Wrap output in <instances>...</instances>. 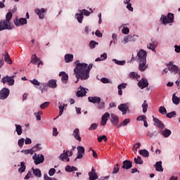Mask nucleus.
<instances>
[{"mask_svg":"<svg viewBox=\"0 0 180 180\" xmlns=\"http://www.w3.org/2000/svg\"><path fill=\"white\" fill-rule=\"evenodd\" d=\"M168 68L169 71H170V72H174V75L178 74L179 71V68L176 65L168 66Z\"/></svg>","mask_w":180,"mask_h":180,"instance_id":"nucleus-26","label":"nucleus"},{"mask_svg":"<svg viewBox=\"0 0 180 180\" xmlns=\"http://www.w3.org/2000/svg\"><path fill=\"white\" fill-rule=\"evenodd\" d=\"M134 161L135 164H139V165H143V164L144 162L143 161V159H141V157H140V156H137V158H134Z\"/></svg>","mask_w":180,"mask_h":180,"instance_id":"nucleus-32","label":"nucleus"},{"mask_svg":"<svg viewBox=\"0 0 180 180\" xmlns=\"http://www.w3.org/2000/svg\"><path fill=\"white\" fill-rule=\"evenodd\" d=\"M65 63H72L74 61V55L71 53H68L65 55Z\"/></svg>","mask_w":180,"mask_h":180,"instance_id":"nucleus-25","label":"nucleus"},{"mask_svg":"<svg viewBox=\"0 0 180 180\" xmlns=\"http://www.w3.org/2000/svg\"><path fill=\"white\" fill-rule=\"evenodd\" d=\"M153 117V122L155 123V126H158V127H160L162 130V129L165 127V126L164 125V123H162V122L158 118L155 117L154 116Z\"/></svg>","mask_w":180,"mask_h":180,"instance_id":"nucleus-15","label":"nucleus"},{"mask_svg":"<svg viewBox=\"0 0 180 180\" xmlns=\"http://www.w3.org/2000/svg\"><path fill=\"white\" fill-rule=\"evenodd\" d=\"M4 56V60L6 63L8 64H12V59H11V57H9V54H8V51H6L4 54H3Z\"/></svg>","mask_w":180,"mask_h":180,"instance_id":"nucleus-29","label":"nucleus"},{"mask_svg":"<svg viewBox=\"0 0 180 180\" xmlns=\"http://www.w3.org/2000/svg\"><path fill=\"white\" fill-rule=\"evenodd\" d=\"M9 94H11V91L9 89L4 87L0 91V99L4 100L9 96Z\"/></svg>","mask_w":180,"mask_h":180,"instance_id":"nucleus-4","label":"nucleus"},{"mask_svg":"<svg viewBox=\"0 0 180 180\" xmlns=\"http://www.w3.org/2000/svg\"><path fill=\"white\" fill-rule=\"evenodd\" d=\"M103 140V141L106 142L108 141V137H106L105 135H103L102 136H98V143H102V141Z\"/></svg>","mask_w":180,"mask_h":180,"instance_id":"nucleus-45","label":"nucleus"},{"mask_svg":"<svg viewBox=\"0 0 180 180\" xmlns=\"http://www.w3.org/2000/svg\"><path fill=\"white\" fill-rule=\"evenodd\" d=\"M75 18L77 19L79 23H82V20L84 19V15L82 13H77Z\"/></svg>","mask_w":180,"mask_h":180,"instance_id":"nucleus-36","label":"nucleus"},{"mask_svg":"<svg viewBox=\"0 0 180 180\" xmlns=\"http://www.w3.org/2000/svg\"><path fill=\"white\" fill-rule=\"evenodd\" d=\"M30 82H31V84H32L33 85H36L37 86H40V85H41L39 82H38V80L36 79L30 80Z\"/></svg>","mask_w":180,"mask_h":180,"instance_id":"nucleus-51","label":"nucleus"},{"mask_svg":"<svg viewBox=\"0 0 180 180\" xmlns=\"http://www.w3.org/2000/svg\"><path fill=\"white\" fill-rule=\"evenodd\" d=\"M89 180H96L98 176L96 174L89 173Z\"/></svg>","mask_w":180,"mask_h":180,"instance_id":"nucleus-42","label":"nucleus"},{"mask_svg":"<svg viewBox=\"0 0 180 180\" xmlns=\"http://www.w3.org/2000/svg\"><path fill=\"white\" fill-rule=\"evenodd\" d=\"M172 102L174 105H179L180 103V98L178 96H176L175 94L172 96Z\"/></svg>","mask_w":180,"mask_h":180,"instance_id":"nucleus-33","label":"nucleus"},{"mask_svg":"<svg viewBox=\"0 0 180 180\" xmlns=\"http://www.w3.org/2000/svg\"><path fill=\"white\" fill-rule=\"evenodd\" d=\"M33 174L35 175V176H37V178H40L41 176V171H40L39 169H33Z\"/></svg>","mask_w":180,"mask_h":180,"instance_id":"nucleus-34","label":"nucleus"},{"mask_svg":"<svg viewBox=\"0 0 180 180\" xmlns=\"http://www.w3.org/2000/svg\"><path fill=\"white\" fill-rule=\"evenodd\" d=\"M59 160H61V161H67L68 162H70V158H68V152L60 154V155L58 157Z\"/></svg>","mask_w":180,"mask_h":180,"instance_id":"nucleus-21","label":"nucleus"},{"mask_svg":"<svg viewBox=\"0 0 180 180\" xmlns=\"http://www.w3.org/2000/svg\"><path fill=\"white\" fill-rule=\"evenodd\" d=\"M33 160H34V164L36 165H39V164H41V162H44V155H38L36 156V154L34 156L32 157Z\"/></svg>","mask_w":180,"mask_h":180,"instance_id":"nucleus-8","label":"nucleus"},{"mask_svg":"<svg viewBox=\"0 0 180 180\" xmlns=\"http://www.w3.org/2000/svg\"><path fill=\"white\" fill-rule=\"evenodd\" d=\"M101 82H103V84H109V79H107L105 77H103L101 79Z\"/></svg>","mask_w":180,"mask_h":180,"instance_id":"nucleus-64","label":"nucleus"},{"mask_svg":"<svg viewBox=\"0 0 180 180\" xmlns=\"http://www.w3.org/2000/svg\"><path fill=\"white\" fill-rule=\"evenodd\" d=\"M110 117V114L109 112H105L101 118V126H106V123H108V120Z\"/></svg>","mask_w":180,"mask_h":180,"instance_id":"nucleus-9","label":"nucleus"},{"mask_svg":"<svg viewBox=\"0 0 180 180\" xmlns=\"http://www.w3.org/2000/svg\"><path fill=\"white\" fill-rule=\"evenodd\" d=\"M49 105H50V102L46 101L44 103L40 105V108L41 109H46V108H49Z\"/></svg>","mask_w":180,"mask_h":180,"instance_id":"nucleus-50","label":"nucleus"},{"mask_svg":"<svg viewBox=\"0 0 180 180\" xmlns=\"http://www.w3.org/2000/svg\"><path fill=\"white\" fill-rule=\"evenodd\" d=\"M98 109H104L105 108V102L102 101V102H99L98 105Z\"/></svg>","mask_w":180,"mask_h":180,"instance_id":"nucleus-57","label":"nucleus"},{"mask_svg":"<svg viewBox=\"0 0 180 180\" xmlns=\"http://www.w3.org/2000/svg\"><path fill=\"white\" fill-rule=\"evenodd\" d=\"M158 46V42L155 41V39H152L151 41L149 43V44L147 46L148 49L149 50H152V51H155V48Z\"/></svg>","mask_w":180,"mask_h":180,"instance_id":"nucleus-10","label":"nucleus"},{"mask_svg":"<svg viewBox=\"0 0 180 180\" xmlns=\"http://www.w3.org/2000/svg\"><path fill=\"white\" fill-rule=\"evenodd\" d=\"M11 22L6 20H1L0 21V32L2 30H11Z\"/></svg>","mask_w":180,"mask_h":180,"instance_id":"nucleus-3","label":"nucleus"},{"mask_svg":"<svg viewBox=\"0 0 180 180\" xmlns=\"http://www.w3.org/2000/svg\"><path fill=\"white\" fill-rule=\"evenodd\" d=\"M15 130L17 131V134L18 136H20L22 133V126L18 124H15Z\"/></svg>","mask_w":180,"mask_h":180,"instance_id":"nucleus-37","label":"nucleus"},{"mask_svg":"<svg viewBox=\"0 0 180 180\" xmlns=\"http://www.w3.org/2000/svg\"><path fill=\"white\" fill-rule=\"evenodd\" d=\"M76 67L74 69V74L75 75V77L77 78V81L75 84H78L79 79L82 81H84L85 79H88L89 78V72L91 70H92V67L94 65L90 63L88 64L83 63H79V60H77L75 62Z\"/></svg>","mask_w":180,"mask_h":180,"instance_id":"nucleus-1","label":"nucleus"},{"mask_svg":"<svg viewBox=\"0 0 180 180\" xmlns=\"http://www.w3.org/2000/svg\"><path fill=\"white\" fill-rule=\"evenodd\" d=\"M137 63H139V71H146L148 65H147V51L143 49L139 50L137 53Z\"/></svg>","mask_w":180,"mask_h":180,"instance_id":"nucleus-2","label":"nucleus"},{"mask_svg":"<svg viewBox=\"0 0 180 180\" xmlns=\"http://www.w3.org/2000/svg\"><path fill=\"white\" fill-rule=\"evenodd\" d=\"M54 174H56V169H54V168L50 169V170L49 172V175L50 176H53V175H54Z\"/></svg>","mask_w":180,"mask_h":180,"instance_id":"nucleus-60","label":"nucleus"},{"mask_svg":"<svg viewBox=\"0 0 180 180\" xmlns=\"http://www.w3.org/2000/svg\"><path fill=\"white\" fill-rule=\"evenodd\" d=\"M139 154L140 155H142V157H144L145 158L150 157V153L148 152V150L146 149L140 150Z\"/></svg>","mask_w":180,"mask_h":180,"instance_id":"nucleus-28","label":"nucleus"},{"mask_svg":"<svg viewBox=\"0 0 180 180\" xmlns=\"http://www.w3.org/2000/svg\"><path fill=\"white\" fill-rule=\"evenodd\" d=\"M98 129V124L96 123L92 124L90 127L89 128V130L92 131V130H96Z\"/></svg>","mask_w":180,"mask_h":180,"instance_id":"nucleus-55","label":"nucleus"},{"mask_svg":"<svg viewBox=\"0 0 180 180\" xmlns=\"http://www.w3.org/2000/svg\"><path fill=\"white\" fill-rule=\"evenodd\" d=\"M88 101L91 103H100L101 98V97H98V96H94V97L89 96L88 98Z\"/></svg>","mask_w":180,"mask_h":180,"instance_id":"nucleus-17","label":"nucleus"},{"mask_svg":"<svg viewBox=\"0 0 180 180\" xmlns=\"http://www.w3.org/2000/svg\"><path fill=\"white\" fill-rule=\"evenodd\" d=\"M138 86L141 88V89H144V88L148 86V81L146 79H142L139 82Z\"/></svg>","mask_w":180,"mask_h":180,"instance_id":"nucleus-13","label":"nucleus"},{"mask_svg":"<svg viewBox=\"0 0 180 180\" xmlns=\"http://www.w3.org/2000/svg\"><path fill=\"white\" fill-rule=\"evenodd\" d=\"M27 23V20L26 18H15L14 20V25L15 26H23Z\"/></svg>","mask_w":180,"mask_h":180,"instance_id":"nucleus-7","label":"nucleus"},{"mask_svg":"<svg viewBox=\"0 0 180 180\" xmlns=\"http://www.w3.org/2000/svg\"><path fill=\"white\" fill-rule=\"evenodd\" d=\"M118 109L122 112V115H126L129 110V106H127V104L126 103L120 104L118 106Z\"/></svg>","mask_w":180,"mask_h":180,"instance_id":"nucleus-11","label":"nucleus"},{"mask_svg":"<svg viewBox=\"0 0 180 180\" xmlns=\"http://www.w3.org/2000/svg\"><path fill=\"white\" fill-rule=\"evenodd\" d=\"M141 146V143H136L134 146V150L135 153H137V149H139V147Z\"/></svg>","mask_w":180,"mask_h":180,"instance_id":"nucleus-58","label":"nucleus"},{"mask_svg":"<svg viewBox=\"0 0 180 180\" xmlns=\"http://www.w3.org/2000/svg\"><path fill=\"white\" fill-rule=\"evenodd\" d=\"M44 180H57V179H56V178L49 177V175H47V174H44Z\"/></svg>","mask_w":180,"mask_h":180,"instance_id":"nucleus-63","label":"nucleus"},{"mask_svg":"<svg viewBox=\"0 0 180 180\" xmlns=\"http://www.w3.org/2000/svg\"><path fill=\"white\" fill-rule=\"evenodd\" d=\"M96 44H98V43H96V41H91L89 43V46L91 47V49H94L95 47V46H96Z\"/></svg>","mask_w":180,"mask_h":180,"instance_id":"nucleus-62","label":"nucleus"},{"mask_svg":"<svg viewBox=\"0 0 180 180\" xmlns=\"http://www.w3.org/2000/svg\"><path fill=\"white\" fill-rule=\"evenodd\" d=\"M159 112L161 115H167V109L164 106L159 107Z\"/></svg>","mask_w":180,"mask_h":180,"instance_id":"nucleus-47","label":"nucleus"},{"mask_svg":"<svg viewBox=\"0 0 180 180\" xmlns=\"http://www.w3.org/2000/svg\"><path fill=\"white\" fill-rule=\"evenodd\" d=\"M112 40H113V44H116L117 43V35L116 34H112Z\"/></svg>","mask_w":180,"mask_h":180,"instance_id":"nucleus-61","label":"nucleus"},{"mask_svg":"<svg viewBox=\"0 0 180 180\" xmlns=\"http://www.w3.org/2000/svg\"><path fill=\"white\" fill-rule=\"evenodd\" d=\"M122 32L124 34H129L130 30L129 29V27H125L122 30Z\"/></svg>","mask_w":180,"mask_h":180,"instance_id":"nucleus-56","label":"nucleus"},{"mask_svg":"<svg viewBox=\"0 0 180 180\" xmlns=\"http://www.w3.org/2000/svg\"><path fill=\"white\" fill-rule=\"evenodd\" d=\"M86 94V90H85V88L80 86V90L77 91L76 95L78 98L81 96H84Z\"/></svg>","mask_w":180,"mask_h":180,"instance_id":"nucleus-22","label":"nucleus"},{"mask_svg":"<svg viewBox=\"0 0 180 180\" xmlns=\"http://www.w3.org/2000/svg\"><path fill=\"white\" fill-rule=\"evenodd\" d=\"M145 120H147V117H146V115H140L136 118V120H138V122H144Z\"/></svg>","mask_w":180,"mask_h":180,"instance_id":"nucleus-54","label":"nucleus"},{"mask_svg":"<svg viewBox=\"0 0 180 180\" xmlns=\"http://www.w3.org/2000/svg\"><path fill=\"white\" fill-rule=\"evenodd\" d=\"M21 167L18 169L19 172H25L26 170V165H25V162H20Z\"/></svg>","mask_w":180,"mask_h":180,"instance_id":"nucleus-40","label":"nucleus"},{"mask_svg":"<svg viewBox=\"0 0 180 180\" xmlns=\"http://www.w3.org/2000/svg\"><path fill=\"white\" fill-rule=\"evenodd\" d=\"M47 86L49 88L54 89L57 86V80L56 79H50L47 83Z\"/></svg>","mask_w":180,"mask_h":180,"instance_id":"nucleus-23","label":"nucleus"},{"mask_svg":"<svg viewBox=\"0 0 180 180\" xmlns=\"http://www.w3.org/2000/svg\"><path fill=\"white\" fill-rule=\"evenodd\" d=\"M12 19V12H8L6 15V21L11 22V20Z\"/></svg>","mask_w":180,"mask_h":180,"instance_id":"nucleus-49","label":"nucleus"},{"mask_svg":"<svg viewBox=\"0 0 180 180\" xmlns=\"http://www.w3.org/2000/svg\"><path fill=\"white\" fill-rule=\"evenodd\" d=\"M44 12H46V9L44 8H41L39 9H35V13H37V15H38L39 19H43V18H44Z\"/></svg>","mask_w":180,"mask_h":180,"instance_id":"nucleus-20","label":"nucleus"},{"mask_svg":"<svg viewBox=\"0 0 180 180\" xmlns=\"http://www.w3.org/2000/svg\"><path fill=\"white\" fill-rule=\"evenodd\" d=\"M130 123V119H125L121 124H119L117 127H120L121 126H127Z\"/></svg>","mask_w":180,"mask_h":180,"instance_id":"nucleus-46","label":"nucleus"},{"mask_svg":"<svg viewBox=\"0 0 180 180\" xmlns=\"http://www.w3.org/2000/svg\"><path fill=\"white\" fill-rule=\"evenodd\" d=\"M37 61H39V58L36 56V54L32 55L30 63H32V64H34L37 63Z\"/></svg>","mask_w":180,"mask_h":180,"instance_id":"nucleus-48","label":"nucleus"},{"mask_svg":"<svg viewBox=\"0 0 180 180\" xmlns=\"http://www.w3.org/2000/svg\"><path fill=\"white\" fill-rule=\"evenodd\" d=\"M123 165H122V169H130V168H131V167H133V162L130 161V160H124L122 162Z\"/></svg>","mask_w":180,"mask_h":180,"instance_id":"nucleus-14","label":"nucleus"},{"mask_svg":"<svg viewBox=\"0 0 180 180\" xmlns=\"http://www.w3.org/2000/svg\"><path fill=\"white\" fill-rule=\"evenodd\" d=\"M85 153V148L84 146H77V156L75 159V161L77 160H79L84 157V154Z\"/></svg>","mask_w":180,"mask_h":180,"instance_id":"nucleus-6","label":"nucleus"},{"mask_svg":"<svg viewBox=\"0 0 180 180\" xmlns=\"http://www.w3.org/2000/svg\"><path fill=\"white\" fill-rule=\"evenodd\" d=\"M110 121L114 126H117V124H119V117L113 113H111Z\"/></svg>","mask_w":180,"mask_h":180,"instance_id":"nucleus-16","label":"nucleus"},{"mask_svg":"<svg viewBox=\"0 0 180 180\" xmlns=\"http://www.w3.org/2000/svg\"><path fill=\"white\" fill-rule=\"evenodd\" d=\"M1 82L4 84H8V85L12 86V85L15 84V79L9 76H6L2 78Z\"/></svg>","mask_w":180,"mask_h":180,"instance_id":"nucleus-5","label":"nucleus"},{"mask_svg":"<svg viewBox=\"0 0 180 180\" xmlns=\"http://www.w3.org/2000/svg\"><path fill=\"white\" fill-rule=\"evenodd\" d=\"M73 137L78 141H81V136L79 135V129L76 128L73 131L72 134Z\"/></svg>","mask_w":180,"mask_h":180,"instance_id":"nucleus-19","label":"nucleus"},{"mask_svg":"<svg viewBox=\"0 0 180 180\" xmlns=\"http://www.w3.org/2000/svg\"><path fill=\"white\" fill-rule=\"evenodd\" d=\"M167 117L169 119H172V117H175L176 116V112L172 111L171 112H169L166 115Z\"/></svg>","mask_w":180,"mask_h":180,"instance_id":"nucleus-44","label":"nucleus"},{"mask_svg":"<svg viewBox=\"0 0 180 180\" xmlns=\"http://www.w3.org/2000/svg\"><path fill=\"white\" fill-rule=\"evenodd\" d=\"M23 144H25V139L22 138L18 140V146L19 147H23Z\"/></svg>","mask_w":180,"mask_h":180,"instance_id":"nucleus-59","label":"nucleus"},{"mask_svg":"<svg viewBox=\"0 0 180 180\" xmlns=\"http://www.w3.org/2000/svg\"><path fill=\"white\" fill-rule=\"evenodd\" d=\"M41 150V147H40V144L37 143L35 146H34L32 150H28L27 153L30 154H33V153L36 151H40Z\"/></svg>","mask_w":180,"mask_h":180,"instance_id":"nucleus-24","label":"nucleus"},{"mask_svg":"<svg viewBox=\"0 0 180 180\" xmlns=\"http://www.w3.org/2000/svg\"><path fill=\"white\" fill-rule=\"evenodd\" d=\"M162 20L163 25H167V23H171V22H169V18L167 16H162Z\"/></svg>","mask_w":180,"mask_h":180,"instance_id":"nucleus-43","label":"nucleus"},{"mask_svg":"<svg viewBox=\"0 0 180 180\" xmlns=\"http://www.w3.org/2000/svg\"><path fill=\"white\" fill-rule=\"evenodd\" d=\"M39 90L41 91V94L44 92H47L49 89V86L46 83H42L39 85Z\"/></svg>","mask_w":180,"mask_h":180,"instance_id":"nucleus-27","label":"nucleus"},{"mask_svg":"<svg viewBox=\"0 0 180 180\" xmlns=\"http://www.w3.org/2000/svg\"><path fill=\"white\" fill-rule=\"evenodd\" d=\"M117 172H119V163L116 164L114 166L113 170H112V174H117Z\"/></svg>","mask_w":180,"mask_h":180,"instance_id":"nucleus-52","label":"nucleus"},{"mask_svg":"<svg viewBox=\"0 0 180 180\" xmlns=\"http://www.w3.org/2000/svg\"><path fill=\"white\" fill-rule=\"evenodd\" d=\"M34 115L37 120H41V115H43V111L39 110L37 112H35Z\"/></svg>","mask_w":180,"mask_h":180,"instance_id":"nucleus-41","label":"nucleus"},{"mask_svg":"<svg viewBox=\"0 0 180 180\" xmlns=\"http://www.w3.org/2000/svg\"><path fill=\"white\" fill-rule=\"evenodd\" d=\"M171 130L165 129L164 131H162L161 134H162L163 137L168 138L171 136Z\"/></svg>","mask_w":180,"mask_h":180,"instance_id":"nucleus-30","label":"nucleus"},{"mask_svg":"<svg viewBox=\"0 0 180 180\" xmlns=\"http://www.w3.org/2000/svg\"><path fill=\"white\" fill-rule=\"evenodd\" d=\"M167 18H169V20L170 22V23H173L174 22V14L169 13L167 14Z\"/></svg>","mask_w":180,"mask_h":180,"instance_id":"nucleus-53","label":"nucleus"},{"mask_svg":"<svg viewBox=\"0 0 180 180\" xmlns=\"http://www.w3.org/2000/svg\"><path fill=\"white\" fill-rule=\"evenodd\" d=\"M59 77H61L63 84H67V82H68V74H67L65 72H60L59 73Z\"/></svg>","mask_w":180,"mask_h":180,"instance_id":"nucleus-12","label":"nucleus"},{"mask_svg":"<svg viewBox=\"0 0 180 180\" xmlns=\"http://www.w3.org/2000/svg\"><path fill=\"white\" fill-rule=\"evenodd\" d=\"M143 108V112L147 113V109L148 108V103H147V101H144L143 103L142 104Z\"/></svg>","mask_w":180,"mask_h":180,"instance_id":"nucleus-38","label":"nucleus"},{"mask_svg":"<svg viewBox=\"0 0 180 180\" xmlns=\"http://www.w3.org/2000/svg\"><path fill=\"white\" fill-rule=\"evenodd\" d=\"M131 0H125V1H124V4H127V8H128V10L130 11V12H133V7H131V3L130 2Z\"/></svg>","mask_w":180,"mask_h":180,"instance_id":"nucleus-35","label":"nucleus"},{"mask_svg":"<svg viewBox=\"0 0 180 180\" xmlns=\"http://www.w3.org/2000/svg\"><path fill=\"white\" fill-rule=\"evenodd\" d=\"M139 77H140V75L136 73V72H131L129 74V78H130L131 79H136V78H139Z\"/></svg>","mask_w":180,"mask_h":180,"instance_id":"nucleus-31","label":"nucleus"},{"mask_svg":"<svg viewBox=\"0 0 180 180\" xmlns=\"http://www.w3.org/2000/svg\"><path fill=\"white\" fill-rule=\"evenodd\" d=\"M155 170L158 172H164V169L162 168V162H157L155 165Z\"/></svg>","mask_w":180,"mask_h":180,"instance_id":"nucleus-18","label":"nucleus"},{"mask_svg":"<svg viewBox=\"0 0 180 180\" xmlns=\"http://www.w3.org/2000/svg\"><path fill=\"white\" fill-rule=\"evenodd\" d=\"M112 61L117 65H124L126 64V61L124 60H117V59H112Z\"/></svg>","mask_w":180,"mask_h":180,"instance_id":"nucleus-39","label":"nucleus"}]
</instances>
